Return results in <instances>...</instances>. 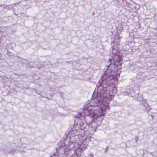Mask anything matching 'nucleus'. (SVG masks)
I'll list each match as a JSON object with an SVG mask.
<instances>
[{"label":"nucleus","instance_id":"nucleus-1","mask_svg":"<svg viewBox=\"0 0 157 157\" xmlns=\"http://www.w3.org/2000/svg\"><path fill=\"white\" fill-rule=\"evenodd\" d=\"M101 90V87L96 90V91H94L90 103L88 101V103L84 105V108L81 113L76 116L74 120L75 124L72 128L77 124V122H75L76 118L81 120V121H83V120L86 124L84 129L85 132V128L87 126V123L85 120V118L84 116H90L94 120L92 121L89 124L90 129L92 132L96 131L97 127L100 125L101 124L103 119L102 117L105 115L107 110H110L108 104L113 100L114 96L117 93V89L115 87L113 88L112 90L107 93ZM81 123L82 124L83 123V121H81ZM84 135L82 136L79 135V138L83 142L86 139L84 137Z\"/></svg>","mask_w":157,"mask_h":157},{"label":"nucleus","instance_id":"nucleus-2","mask_svg":"<svg viewBox=\"0 0 157 157\" xmlns=\"http://www.w3.org/2000/svg\"><path fill=\"white\" fill-rule=\"evenodd\" d=\"M82 121L76 118L75 122H77V124L71 128L69 132L70 141L69 145L66 146L68 148H66L67 150L65 153V157H79L83 150L87 147V145L84 141L82 142L79 137V135L82 136L84 134V129L86 125L84 121H83V123L82 124L81 123Z\"/></svg>","mask_w":157,"mask_h":157},{"label":"nucleus","instance_id":"nucleus-3","mask_svg":"<svg viewBox=\"0 0 157 157\" xmlns=\"http://www.w3.org/2000/svg\"><path fill=\"white\" fill-rule=\"evenodd\" d=\"M121 56L120 53L110 56L111 58L109 60L110 63L105 67L104 73L102 75L99 83L97 85L95 92L101 87L102 91H104V92L106 93L109 92L108 89H110L111 87V88L110 91L112 90L114 87L117 88L112 84L113 82L112 80L114 78V76L120 75L121 71L120 69H118L117 65L114 62H119L121 60Z\"/></svg>","mask_w":157,"mask_h":157},{"label":"nucleus","instance_id":"nucleus-4","mask_svg":"<svg viewBox=\"0 0 157 157\" xmlns=\"http://www.w3.org/2000/svg\"><path fill=\"white\" fill-rule=\"evenodd\" d=\"M69 143L65 145L64 146H60L59 148H57L56 149V151L59 155H61L64 154H65L66 151L67 149H66V148H68V147H66V146L67 145H69Z\"/></svg>","mask_w":157,"mask_h":157},{"label":"nucleus","instance_id":"nucleus-5","mask_svg":"<svg viewBox=\"0 0 157 157\" xmlns=\"http://www.w3.org/2000/svg\"><path fill=\"white\" fill-rule=\"evenodd\" d=\"M110 56H114L115 54H116L118 53H120L118 52L117 48H116L115 47L111 48L110 49Z\"/></svg>","mask_w":157,"mask_h":157},{"label":"nucleus","instance_id":"nucleus-6","mask_svg":"<svg viewBox=\"0 0 157 157\" xmlns=\"http://www.w3.org/2000/svg\"><path fill=\"white\" fill-rule=\"evenodd\" d=\"M88 157H94V156L92 154H91L88 155Z\"/></svg>","mask_w":157,"mask_h":157},{"label":"nucleus","instance_id":"nucleus-7","mask_svg":"<svg viewBox=\"0 0 157 157\" xmlns=\"http://www.w3.org/2000/svg\"><path fill=\"white\" fill-rule=\"evenodd\" d=\"M120 29V30L121 31L122 30V27H120V28L119 29Z\"/></svg>","mask_w":157,"mask_h":157},{"label":"nucleus","instance_id":"nucleus-8","mask_svg":"<svg viewBox=\"0 0 157 157\" xmlns=\"http://www.w3.org/2000/svg\"><path fill=\"white\" fill-rule=\"evenodd\" d=\"M122 1H123V2H124V1H125V2H126V0H122Z\"/></svg>","mask_w":157,"mask_h":157},{"label":"nucleus","instance_id":"nucleus-9","mask_svg":"<svg viewBox=\"0 0 157 157\" xmlns=\"http://www.w3.org/2000/svg\"><path fill=\"white\" fill-rule=\"evenodd\" d=\"M56 157H58V156H56Z\"/></svg>","mask_w":157,"mask_h":157}]
</instances>
